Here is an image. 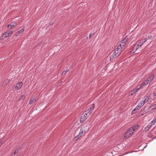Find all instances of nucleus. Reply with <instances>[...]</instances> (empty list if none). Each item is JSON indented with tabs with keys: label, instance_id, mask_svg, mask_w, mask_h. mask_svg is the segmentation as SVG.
I'll return each mask as SVG.
<instances>
[{
	"label": "nucleus",
	"instance_id": "obj_1",
	"mask_svg": "<svg viewBox=\"0 0 156 156\" xmlns=\"http://www.w3.org/2000/svg\"><path fill=\"white\" fill-rule=\"evenodd\" d=\"M94 104H92L90 105L89 108L83 112V114L85 115L86 117H88L92 112V111L94 110Z\"/></svg>",
	"mask_w": 156,
	"mask_h": 156
},
{
	"label": "nucleus",
	"instance_id": "obj_2",
	"mask_svg": "<svg viewBox=\"0 0 156 156\" xmlns=\"http://www.w3.org/2000/svg\"><path fill=\"white\" fill-rule=\"evenodd\" d=\"M85 132V130L82 129L81 128V129L80 130L78 134L76 135L74 138V140L75 141H77L80 137H81L82 135L84 134Z\"/></svg>",
	"mask_w": 156,
	"mask_h": 156
},
{
	"label": "nucleus",
	"instance_id": "obj_3",
	"mask_svg": "<svg viewBox=\"0 0 156 156\" xmlns=\"http://www.w3.org/2000/svg\"><path fill=\"white\" fill-rule=\"evenodd\" d=\"M116 51H112L111 52L110 54V61L112 60H113L115 58H116L118 56L115 55V53Z\"/></svg>",
	"mask_w": 156,
	"mask_h": 156
},
{
	"label": "nucleus",
	"instance_id": "obj_4",
	"mask_svg": "<svg viewBox=\"0 0 156 156\" xmlns=\"http://www.w3.org/2000/svg\"><path fill=\"white\" fill-rule=\"evenodd\" d=\"M23 85V83L22 82H19L15 87L14 88L16 90H18L22 87Z\"/></svg>",
	"mask_w": 156,
	"mask_h": 156
},
{
	"label": "nucleus",
	"instance_id": "obj_5",
	"mask_svg": "<svg viewBox=\"0 0 156 156\" xmlns=\"http://www.w3.org/2000/svg\"><path fill=\"white\" fill-rule=\"evenodd\" d=\"M133 128L131 127L128 129V130L126 131V133H128L129 136H132V135L134 133Z\"/></svg>",
	"mask_w": 156,
	"mask_h": 156
},
{
	"label": "nucleus",
	"instance_id": "obj_6",
	"mask_svg": "<svg viewBox=\"0 0 156 156\" xmlns=\"http://www.w3.org/2000/svg\"><path fill=\"white\" fill-rule=\"evenodd\" d=\"M13 32V31H10L8 32H6L4 33L3 35H5L4 37L6 38L8 36L11 35Z\"/></svg>",
	"mask_w": 156,
	"mask_h": 156
},
{
	"label": "nucleus",
	"instance_id": "obj_7",
	"mask_svg": "<svg viewBox=\"0 0 156 156\" xmlns=\"http://www.w3.org/2000/svg\"><path fill=\"white\" fill-rule=\"evenodd\" d=\"M88 117H86V115L84 114H83L80 119V123L83 122Z\"/></svg>",
	"mask_w": 156,
	"mask_h": 156
},
{
	"label": "nucleus",
	"instance_id": "obj_8",
	"mask_svg": "<svg viewBox=\"0 0 156 156\" xmlns=\"http://www.w3.org/2000/svg\"><path fill=\"white\" fill-rule=\"evenodd\" d=\"M156 108V104L151 105L148 108V109L149 111H151Z\"/></svg>",
	"mask_w": 156,
	"mask_h": 156
},
{
	"label": "nucleus",
	"instance_id": "obj_9",
	"mask_svg": "<svg viewBox=\"0 0 156 156\" xmlns=\"http://www.w3.org/2000/svg\"><path fill=\"white\" fill-rule=\"evenodd\" d=\"M24 31V29L23 28H22L21 30L17 31L15 35L16 36H18L20 35V34H21Z\"/></svg>",
	"mask_w": 156,
	"mask_h": 156
},
{
	"label": "nucleus",
	"instance_id": "obj_10",
	"mask_svg": "<svg viewBox=\"0 0 156 156\" xmlns=\"http://www.w3.org/2000/svg\"><path fill=\"white\" fill-rule=\"evenodd\" d=\"M16 23L12 22L10 24L8 25L7 27H10V28H11L13 27L16 26Z\"/></svg>",
	"mask_w": 156,
	"mask_h": 156
},
{
	"label": "nucleus",
	"instance_id": "obj_11",
	"mask_svg": "<svg viewBox=\"0 0 156 156\" xmlns=\"http://www.w3.org/2000/svg\"><path fill=\"white\" fill-rule=\"evenodd\" d=\"M150 96H147L146 97H144L145 99L143 101V102L144 103V104L146 102H147L149 99H150Z\"/></svg>",
	"mask_w": 156,
	"mask_h": 156
},
{
	"label": "nucleus",
	"instance_id": "obj_12",
	"mask_svg": "<svg viewBox=\"0 0 156 156\" xmlns=\"http://www.w3.org/2000/svg\"><path fill=\"white\" fill-rule=\"evenodd\" d=\"M154 76V74H152L147 79L148 81L150 82L153 79Z\"/></svg>",
	"mask_w": 156,
	"mask_h": 156
},
{
	"label": "nucleus",
	"instance_id": "obj_13",
	"mask_svg": "<svg viewBox=\"0 0 156 156\" xmlns=\"http://www.w3.org/2000/svg\"><path fill=\"white\" fill-rule=\"evenodd\" d=\"M113 51H116L115 52L116 53V55L118 56H119V55L121 53V51L119 50L118 49H117L116 48H115V50H114Z\"/></svg>",
	"mask_w": 156,
	"mask_h": 156
},
{
	"label": "nucleus",
	"instance_id": "obj_14",
	"mask_svg": "<svg viewBox=\"0 0 156 156\" xmlns=\"http://www.w3.org/2000/svg\"><path fill=\"white\" fill-rule=\"evenodd\" d=\"M139 89L138 88H136V89H134L132 91V92H133V93L131 94V95H132L133 94L135 93L137 91H138L139 90Z\"/></svg>",
	"mask_w": 156,
	"mask_h": 156
},
{
	"label": "nucleus",
	"instance_id": "obj_15",
	"mask_svg": "<svg viewBox=\"0 0 156 156\" xmlns=\"http://www.w3.org/2000/svg\"><path fill=\"white\" fill-rule=\"evenodd\" d=\"M132 128H133V130L134 132L137 129H138L139 128V126L138 125H135V126H134L131 127Z\"/></svg>",
	"mask_w": 156,
	"mask_h": 156
},
{
	"label": "nucleus",
	"instance_id": "obj_16",
	"mask_svg": "<svg viewBox=\"0 0 156 156\" xmlns=\"http://www.w3.org/2000/svg\"><path fill=\"white\" fill-rule=\"evenodd\" d=\"M149 83V82L147 80H146L143 82L142 85L143 86H144L147 85Z\"/></svg>",
	"mask_w": 156,
	"mask_h": 156
},
{
	"label": "nucleus",
	"instance_id": "obj_17",
	"mask_svg": "<svg viewBox=\"0 0 156 156\" xmlns=\"http://www.w3.org/2000/svg\"><path fill=\"white\" fill-rule=\"evenodd\" d=\"M143 45V43L140 44V43L137 44L135 47V49L136 50H137L139 48H140L141 47L142 45Z\"/></svg>",
	"mask_w": 156,
	"mask_h": 156
},
{
	"label": "nucleus",
	"instance_id": "obj_18",
	"mask_svg": "<svg viewBox=\"0 0 156 156\" xmlns=\"http://www.w3.org/2000/svg\"><path fill=\"white\" fill-rule=\"evenodd\" d=\"M25 98V96L24 95H22L20 98H19V99L17 100V101H20L22 100H23Z\"/></svg>",
	"mask_w": 156,
	"mask_h": 156
},
{
	"label": "nucleus",
	"instance_id": "obj_19",
	"mask_svg": "<svg viewBox=\"0 0 156 156\" xmlns=\"http://www.w3.org/2000/svg\"><path fill=\"white\" fill-rule=\"evenodd\" d=\"M135 48L134 47L133 49L130 51L129 52V54L130 55H131L132 54H133L134 53L135 51L136 50L135 49Z\"/></svg>",
	"mask_w": 156,
	"mask_h": 156
},
{
	"label": "nucleus",
	"instance_id": "obj_20",
	"mask_svg": "<svg viewBox=\"0 0 156 156\" xmlns=\"http://www.w3.org/2000/svg\"><path fill=\"white\" fill-rule=\"evenodd\" d=\"M122 48L123 47H122L120 44H119L117 46V47L116 48L117 49H118L119 50L121 51Z\"/></svg>",
	"mask_w": 156,
	"mask_h": 156
},
{
	"label": "nucleus",
	"instance_id": "obj_21",
	"mask_svg": "<svg viewBox=\"0 0 156 156\" xmlns=\"http://www.w3.org/2000/svg\"><path fill=\"white\" fill-rule=\"evenodd\" d=\"M69 71V70L68 69H65V70H64V71H63L62 73V75H65L66 73L68 71Z\"/></svg>",
	"mask_w": 156,
	"mask_h": 156
},
{
	"label": "nucleus",
	"instance_id": "obj_22",
	"mask_svg": "<svg viewBox=\"0 0 156 156\" xmlns=\"http://www.w3.org/2000/svg\"><path fill=\"white\" fill-rule=\"evenodd\" d=\"M36 100L35 99H32L29 102V104L30 105H31L33 102H34L36 101Z\"/></svg>",
	"mask_w": 156,
	"mask_h": 156
},
{
	"label": "nucleus",
	"instance_id": "obj_23",
	"mask_svg": "<svg viewBox=\"0 0 156 156\" xmlns=\"http://www.w3.org/2000/svg\"><path fill=\"white\" fill-rule=\"evenodd\" d=\"M128 134V133H126V131L125 133V134H124V137L126 139H127V138H129V137L130 136H129Z\"/></svg>",
	"mask_w": 156,
	"mask_h": 156
},
{
	"label": "nucleus",
	"instance_id": "obj_24",
	"mask_svg": "<svg viewBox=\"0 0 156 156\" xmlns=\"http://www.w3.org/2000/svg\"><path fill=\"white\" fill-rule=\"evenodd\" d=\"M156 122V119H154L153 121L151 123H150V124L152 126L153 125H154L155 123Z\"/></svg>",
	"mask_w": 156,
	"mask_h": 156
},
{
	"label": "nucleus",
	"instance_id": "obj_25",
	"mask_svg": "<svg viewBox=\"0 0 156 156\" xmlns=\"http://www.w3.org/2000/svg\"><path fill=\"white\" fill-rule=\"evenodd\" d=\"M152 126L150 124L149 125H148L147 127H146L145 128V129H147V130H148V129Z\"/></svg>",
	"mask_w": 156,
	"mask_h": 156
},
{
	"label": "nucleus",
	"instance_id": "obj_26",
	"mask_svg": "<svg viewBox=\"0 0 156 156\" xmlns=\"http://www.w3.org/2000/svg\"><path fill=\"white\" fill-rule=\"evenodd\" d=\"M127 41V38L125 37L122 41L121 42L125 44L126 42Z\"/></svg>",
	"mask_w": 156,
	"mask_h": 156
},
{
	"label": "nucleus",
	"instance_id": "obj_27",
	"mask_svg": "<svg viewBox=\"0 0 156 156\" xmlns=\"http://www.w3.org/2000/svg\"><path fill=\"white\" fill-rule=\"evenodd\" d=\"M19 149H16L15 150V151L12 153H14L15 155H16V154H17L18 153V151H19Z\"/></svg>",
	"mask_w": 156,
	"mask_h": 156
},
{
	"label": "nucleus",
	"instance_id": "obj_28",
	"mask_svg": "<svg viewBox=\"0 0 156 156\" xmlns=\"http://www.w3.org/2000/svg\"><path fill=\"white\" fill-rule=\"evenodd\" d=\"M138 105H140L141 107L144 105V103L143 102V100H142L141 102H140L138 104Z\"/></svg>",
	"mask_w": 156,
	"mask_h": 156
},
{
	"label": "nucleus",
	"instance_id": "obj_29",
	"mask_svg": "<svg viewBox=\"0 0 156 156\" xmlns=\"http://www.w3.org/2000/svg\"><path fill=\"white\" fill-rule=\"evenodd\" d=\"M141 108V107L140 106V105L138 104V105L135 108L136 109L139 110Z\"/></svg>",
	"mask_w": 156,
	"mask_h": 156
},
{
	"label": "nucleus",
	"instance_id": "obj_30",
	"mask_svg": "<svg viewBox=\"0 0 156 156\" xmlns=\"http://www.w3.org/2000/svg\"><path fill=\"white\" fill-rule=\"evenodd\" d=\"M94 34H95V33H94L92 34H90L89 37V38L90 39L93 36V35Z\"/></svg>",
	"mask_w": 156,
	"mask_h": 156
},
{
	"label": "nucleus",
	"instance_id": "obj_31",
	"mask_svg": "<svg viewBox=\"0 0 156 156\" xmlns=\"http://www.w3.org/2000/svg\"><path fill=\"white\" fill-rule=\"evenodd\" d=\"M121 45V46L122 47H123L124 45H125V43H123L122 42H121V43H120L119 44Z\"/></svg>",
	"mask_w": 156,
	"mask_h": 156
},
{
	"label": "nucleus",
	"instance_id": "obj_32",
	"mask_svg": "<svg viewBox=\"0 0 156 156\" xmlns=\"http://www.w3.org/2000/svg\"><path fill=\"white\" fill-rule=\"evenodd\" d=\"M146 41H147V40H145L144 41H140V44L143 43V44H144L145 42H146Z\"/></svg>",
	"mask_w": 156,
	"mask_h": 156
},
{
	"label": "nucleus",
	"instance_id": "obj_33",
	"mask_svg": "<svg viewBox=\"0 0 156 156\" xmlns=\"http://www.w3.org/2000/svg\"><path fill=\"white\" fill-rule=\"evenodd\" d=\"M15 154L12 153L10 156H15Z\"/></svg>",
	"mask_w": 156,
	"mask_h": 156
},
{
	"label": "nucleus",
	"instance_id": "obj_34",
	"mask_svg": "<svg viewBox=\"0 0 156 156\" xmlns=\"http://www.w3.org/2000/svg\"><path fill=\"white\" fill-rule=\"evenodd\" d=\"M3 144V143L2 142H0V147L1 146V145H2Z\"/></svg>",
	"mask_w": 156,
	"mask_h": 156
},
{
	"label": "nucleus",
	"instance_id": "obj_35",
	"mask_svg": "<svg viewBox=\"0 0 156 156\" xmlns=\"http://www.w3.org/2000/svg\"><path fill=\"white\" fill-rule=\"evenodd\" d=\"M153 94H154V96H156V92H154V93H153Z\"/></svg>",
	"mask_w": 156,
	"mask_h": 156
},
{
	"label": "nucleus",
	"instance_id": "obj_36",
	"mask_svg": "<svg viewBox=\"0 0 156 156\" xmlns=\"http://www.w3.org/2000/svg\"><path fill=\"white\" fill-rule=\"evenodd\" d=\"M135 110V109L134 110H133V111H132V113L133 112V111H134Z\"/></svg>",
	"mask_w": 156,
	"mask_h": 156
},
{
	"label": "nucleus",
	"instance_id": "obj_37",
	"mask_svg": "<svg viewBox=\"0 0 156 156\" xmlns=\"http://www.w3.org/2000/svg\"><path fill=\"white\" fill-rule=\"evenodd\" d=\"M76 129V131H75V134L76 132V131H77V129Z\"/></svg>",
	"mask_w": 156,
	"mask_h": 156
},
{
	"label": "nucleus",
	"instance_id": "obj_38",
	"mask_svg": "<svg viewBox=\"0 0 156 156\" xmlns=\"http://www.w3.org/2000/svg\"><path fill=\"white\" fill-rule=\"evenodd\" d=\"M116 53L115 52V55H116Z\"/></svg>",
	"mask_w": 156,
	"mask_h": 156
}]
</instances>
